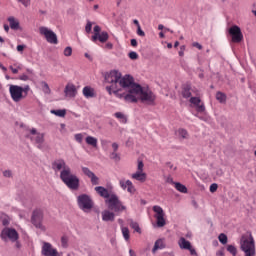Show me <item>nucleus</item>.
Masks as SVG:
<instances>
[{
    "instance_id": "obj_1",
    "label": "nucleus",
    "mask_w": 256,
    "mask_h": 256,
    "mask_svg": "<svg viewBox=\"0 0 256 256\" xmlns=\"http://www.w3.org/2000/svg\"><path fill=\"white\" fill-rule=\"evenodd\" d=\"M104 81L108 84L106 91L109 95H115L118 99H123L128 103H137V95H140L143 103L152 105L155 102V94L149 89H143L136 84L131 75H121L117 70H111L104 75Z\"/></svg>"
},
{
    "instance_id": "obj_2",
    "label": "nucleus",
    "mask_w": 256,
    "mask_h": 256,
    "mask_svg": "<svg viewBox=\"0 0 256 256\" xmlns=\"http://www.w3.org/2000/svg\"><path fill=\"white\" fill-rule=\"evenodd\" d=\"M52 169L55 173H59L60 171V179L68 189L71 191H79V187H81V180L71 170V167L67 165L63 159H57L52 163Z\"/></svg>"
},
{
    "instance_id": "obj_3",
    "label": "nucleus",
    "mask_w": 256,
    "mask_h": 256,
    "mask_svg": "<svg viewBox=\"0 0 256 256\" xmlns=\"http://www.w3.org/2000/svg\"><path fill=\"white\" fill-rule=\"evenodd\" d=\"M94 190L98 195H100V197L106 199L105 203L108 205V209H110V211L121 213V211H125V209H127V207L123 205V202L119 200V196H117L113 191H109L103 186H96Z\"/></svg>"
},
{
    "instance_id": "obj_4",
    "label": "nucleus",
    "mask_w": 256,
    "mask_h": 256,
    "mask_svg": "<svg viewBox=\"0 0 256 256\" xmlns=\"http://www.w3.org/2000/svg\"><path fill=\"white\" fill-rule=\"evenodd\" d=\"M240 249L243 251L244 256L256 255L255 239L253 238V234L249 233V235H243L241 237Z\"/></svg>"
},
{
    "instance_id": "obj_5",
    "label": "nucleus",
    "mask_w": 256,
    "mask_h": 256,
    "mask_svg": "<svg viewBox=\"0 0 256 256\" xmlns=\"http://www.w3.org/2000/svg\"><path fill=\"white\" fill-rule=\"evenodd\" d=\"M77 203L79 209H81V211H84V213H88V211H91L95 205V202H93V198H91V196L88 194L79 195L77 197Z\"/></svg>"
},
{
    "instance_id": "obj_6",
    "label": "nucleus",
    "mask_w": 256,
    "mask_h": 256,
    "mask_svg": "<svg viewBox=\"0 0 256 256\" xmlns=\"http://www.w3.org/2000/svg\"><path fill=\"white\" fill-rule=\"evenodd\" d=\"M39 33L40 35H43V37H45L47 43H50L51 45H57V43H59V40L57 39V34H55L53 30L45 26H41L39 28Z\"/></svg>"
},
{
    "instance_id": "obj_7",
    "label": "nucleus",
    "mask_w": 256,
    "mask_h": 256,
    "mask_svg": "<svg viewBox=\"0 0 256 256\" xmlns=\"http://www.w3.org/2000/svg\"><path fill=\"white\" fill-rule=\"evenodd\" d=\"M30 135L29 138L31 139V141H33L36 145H37V149H40L41 151H43V143H45V134L41 133V132H37V129L32 128L30 130Z\"/></svg>"
},
{
    "instance_id": "obj_8",
    "label": "nucleus",
    "mask_w": 256,
    "mask_h": 256,
    "mask_svg": "<svg viewBox=\"0 0 256 256\" xmlns=\"http://www.w3.org/2000/svg\"><path fill=\"white\" fill-rule=\"evenodd\" d=\"M9 93L14 103H19V101H22V99H25V95L23 93V87L21 86L10 85Z\"/></svg>"
},
{
    "instance_id": "obj_9",
    "label": "nucleus",
    "mask_w": 256,
    "mask_h": 256,
    "mask_svg": "<svg viewBox=\"0 0 256 256\" xmlns=\"http://www.w3.org/2000/svg\"><path fill=\"white\" fill-rule=\"evenodd\" d=\"M94 35L92 36V41L95 43L96 41H100V43H107L109 41V33L107 31L101 32V26H94Z\"/></svg>"
},
{
    "instance_id": "obj_10",
    "label": "nucleus",
    "mask_w": 256,
    "mask_h": 256,
    "mask_svg": "<svg viewBox=\"0 0 256 256\" xmlns=\"http://www.w3.org/2000/svg\"><path fill=\"white\" fill-rule=\"evenodd\" d=\"M0 237L3 241H8V239H10V241L15 242L19 239V234L17 233L16 229L4 228L1 232Z\"/></svg>"
},
{
    "instance_id": "obj_11",
    "label": "nucleus",
    "mask_w": 256,
    "mask_h": 256,
    "mask_svg": "<svg viewBox=\"0 0 256 256\" xmlns=\"http://www.w3.org/2000/svg\"><path fill=\"white\" fill-rule=\"evenodd\" d=\"M153 211L155 213L154 217L156 219V225L157 227H165V211H163V208L161 206H153Z\"/></svg>"
},
{
    "instance_id": "obj_12",
    "label": "nucleus",
    "mask_w": 256,
    "mask_h": 256,
    "mask_svg": "<svg viewBox=\"0 0 256 256\" xmlns=\"http://www.w3.org/2000/svg\"><path fill=\"white\" fill-rule=\"evenodd\" d=\"M31 221L34 224V226L36 227V229L45 231L46 228L43 225V223H41L43 221V212L41 210H35L33 212Z\"/></svg>"
},
{
    "instance_id": "obj_13",
    "label": "nucleus",
    "mask_w": 256,
    "mask_h": 256,
    "mask_svg": "<svg viewBox=\"0 0 256 256\" xmlns=\"http://www.w3.org/2000/svg\"><path fill=\"white\" fill-rule=\"evenodd\" d=\"M229 34L232 37L233 43H241L243 41V33L241 32V28H239V26H232L229 29Z\"/></svg>"
},
{
    "instance_id": "obj_14",
    "label": "nucleus",
    "mask_w": 256,
    "mask_h": 256,
    "mask_svg": "<svg viewBox=\"0 0 256 256\" xmlns=\"http://www.w3.org/2000/svg\"><path fill=\"white\" fill-rule=\"evenodd\" d=\"M41 253L43 256H59L57 249L53 248V245L49 242H42Z\"/></svg>"
},
{
    "instance_id": "obj_15",
    "label": "nucleus",
    "mask_w": 256,
    "mask_h": 256,
    "mask_svg": "<svg viewBox=\"0 0 256 256\" xmlns=\"http://www.w3.org/2000/svg\"><path fill=\"white\" fill-rule=\"evenodd\" d=\"M65 97L73 99L77 97V87L74 84L68 83L64 89Z\"/></svg>"
},
{
    "instance_id": "obj_16",
    "label": "nucleus",
    "mask_w": 256,
    "mask_h": 256,
    "mask_svg": "<svg viewBox=\"0 0 256 256\" xmlns=\"http://www.w3.org/2000/svg\"><path fill=\"white\" fill-rule=\"evenodd\" d=\"M82 172L90 179L92 185H99V177H97L93 171L87 167H82Z\"/></svg>"
},
{
    "instance_id": "obj_17",
    "label": "nucleus",
    "mask_w": 256,
    "mask_h": 256,
    "mask_svg": "<svg viewBox=\"0 0 256 256\" xmlns=\"http://www.w3.org/2000/svg\"><path fill=\"white\" fill-rule=\"evenodd\" d=\"M190 103L196 107L198 113H203L205 111V104H201V98L199 97H191Z\"/></svg>"
},
{
    "instance_id": "obj_18",
    "label": "nucleus",
    "mask_w": 256,
    "mask_h": 256,
    "mask_svg": "<svg viewBox=\"0 0 256 256\" xmlns=\"http://www.w3.org/2000/svg\"><path fill=\"white\" fill-rule=\"evenodd\" d=\"M119 184L122 189H127L128 193H133L135 191V186H133L131 180L122 179L119 181Z\"/></svg>"
},
{
    "instance_id": "obj_19",
    "label": "nucleus",
    "mask_w": 256,
    "mask_h": 256,
    "mask_svg": "<svg viewBox=\"0 0 256 256\" xmlns=\"http://www.w3.org/2000/svg\"><path fill=\"white\" fill-rule=\"evenodd\" d=\"M132 179L140 181V183H145V181H147V174L145 172L136 171L134 174H132Z\"/></svg>"
},
{
    "instance_id": "obj_20",
    "label": "nucleus",
    "mask_w": 256,
    "mask_h": 256,
    "mask_svg": "<svg viewBox=\"0 0 256 256\" xmlns=\"http://www.w3.org/2000/svg\"><path fill=\"white\" fill-rule=\"evenodd\" d=\"M82 93L86 99H93L95 97V89L90 86L84 87Z\"/></svg>"
},
{
    "instance_id": "obj_21",
    "label": "nucleus",
    "mask_w": 256,
    "mask_h": 256,
    "mask_svg": "<svg viewBox=\"0 0 256 256\" xmlns=\"http://www.w3.org/2000/svg\"><path fill=\"white\" fill-rule=\"evenodd\" d=\"M102 220L103 221H115V213L109 210H104L102 212Z\"/></svg>"
},
{
    "instance_id": "obj_22",
    "label": "nucleus",
    "mask_w": 256,
    "mask_h": 256,
    "mask_svg": "<svg viewBox=\"0 0 256 256\" xmlns=\"http://www.w3.org/2000/svg\"><path fill=\"white\" fill-rule=\"evenodd\" d=\"M175 135L178 137V139H189V132L183 128L176 130Z\"/></svg>"
},
{
    "instance_id": "obj_23",
    "label": "nucleus",
    "mask_w": 256,
    "mask_h": 256,
    "mask_svg": "<svg viewBox=\"0 0 256 256\" xmlns=\"http://www.w3.org/2000/svg\"><path fill=\"white\" fill-rule=\"evenodd\" d=\"M178 245H179L180 249H186V250L191 249V242H189L184 237H181L179 239Z\"/></svg>"
},
{
    "instance_id": "obj_24",
    "label": "nucleus",
    "mask_w": 256,
    "mask_h": 256,
    "mask_svg": "<svg viewBox=\"0 0 256 256\" xmlns=\"http://www.w3.org/2000/svg\"><path fill=\"white\" fill-rule=\"evenodd\" d=\"M159 249H165V242H163V239H158L155 241L152 253H157Z\"/></svg>"
},
{
    "instance_id": "obj_25",
    "label": "nucleus",
    "mask_w": 256,
    "mask_h": 256,
    "mask_svg": "<svg viewBox=\"0 0 256 256\" xmlns=\"http://www.w3.org/2000/svg\"><path fill=\"white\" fill-rule=\"evenodd\" d=\"M8 23L10 25V28L14 29V31H17V29H19V20H17L15 17L10 16L8 18Z\"/></svg>"
},
{
    "instance_id": "obj_26",
    "label": "nucleus",
    "mask_w": 256,
    "mask_h": 256,
    "mask_svg": "<svg viewBox=\"0 0 256 256\" xmlns=\"http://www.w3.org/2000/svg\"><path fill=\"white\" fill-rule=\"evenodd\" d=\"M85 141H86L87 145H90V147H93L94 149H97V143H98L97 138H95L93 136H87Z\"/></svg>"
},
{
    "instance_id": "obj_27",
    "label": "nucleus",
    "mask_w": 256,
    "mask_h": 256,
    "mask_svg": "<svg viewBox=\"0 0 256 256\" xmlns=\"http://www.w3.org/2000/svg\"><path fill=\"white\" fill-rule=\"evenodd\" d=\"M50 113L52 115H56V117H64L65 115H67V110L65 109L51 110Z\"/></svg>"
},
{
    "instance_id": "obj_28",
    "label": "nucleus",
    "mask_w": 256,
    "mask_h": 256,
    "mask_svg": "<svg viewBox=\"0 0 256 256\" xmlns=\"http://www.w3.org/2000/svg\"><path fill=\"white\" fill-rule=\"evenodd\" d=\"M174 185H175V189H177L180 193H187V186L179 182L174 183Z\"/></svg>"
},
{
    "instance_id": "obj_29",
    "label": "nucleus",
    "mask_w": 256,
    "mask_h": 256,
    "mask_svg": "<svg viewBox=\"0 0 256 256\" xmlns=\"http://www.w3.org/2000/svg\"><path fill=\"white\" fill-rule=\"evenodd\" d=\"M129 225H130L131 229H134V231H136V233H141V227H139V223H137L133 220H130Z\"/></svg>"
},
{
    "instance_id": "obj_30",
    "label": "nucleus",
    "mask_w": 256,
    "mask_h": 256,
    "mask_svg": "<svg viewBox=\"0 0 256 256\" xmlns=\"http://www.w3.org/2000/svg\"><path fill=\"white\" fill-rule=\"evenodd\" d=\"M42 91L46 95H51V88H49V84L47 82H41Z\"/></svg>"
},
{
    "instance_id": "obj_31",
    "label": "nucleus",
    "mask_w": 256,
    "mask_h": 256,
    "mask_svg": "<svg viewBox=\"0 0 256 256\" xmlns=\"http://www.w3.org/2000/svg\"><path fill=\"white\" fill-rule=\"evenodd\" d=\"M226 249L228 253L232 254V256H237V247H235V245H227Z\"/></svg>"
},
{
    "instance_id": "obj_32",
    "label": "nucleus",
    "mask_w": 256,
    "mask_h": 256,
    "mask_svg": "<svg viewBox=\"0 0 256 256\" xmlns=\"http://www.w3.org/2000/svg\"><path fill=\"white\" fill-rule=\"evenodd\" d=\"M114 116L116 117V119H119L121 123H127V118L125 117V114L121 112H116Z\"/></svg>"
},
{
    "instance_id": "obj_33",
    "label": "nucleus",
    "mask_w": 256,
    "mask_h": 256,
    "mask_svg": "<svg viewBox=\"0 0 256 256\" xmlns=\"http://www.w3.org/2000/svg\"><path fill=\"white\" fill-rule=\"evenodd\" d=\"M216 99L220 103H225V101L227 100V96H225V94H223L222 92H217L216 93Z\"/></svg>"
},
{
    "instance_id": "obj_34",
    "label": "nucleus",
    "mask_w": 256,
    "mask_h": 256,
    "mask_svg": "<svg viewBox=\"0 0 256 256\" xmlns=\"http://www.w3.org/2000/svg\"><path fill=\"white\" fill-rule=\"evenodd\" d=\"M121 231H122V235H123L125 241H129V239H130L129 228H127V227H122V228H121Z\"/></svg>"
},
{
    "instance_id": "obj_35",
    "label": "nucleus",
    "mask_w": 256,
    "mask_h": 256,
    "mask_svg": "<svg viewBox=\"0 0 256 256\" xmlns=\"http://www.w3.org/2000/svg\"><path fill=\"white\" fill-rule=\"evenodd\" d=\"M218 239H219L220 243H222V245H227V241H228L227 235H225L224 233H221L218 236Z\"/></svg>"
},
{
    "instance_id": "obj_36",
    "label": "nucleus",
    "mask_w": 256,
    "mask_h": 256,
    "mask_svg": "<svg viewBox=\"0 0 256 256\" xmlns=\"http://www.w3.org/2000/svg\"><path fill=\"white\" fill-rule=\"evenodd\" d=\"M109 143H111V141L101 140V147H102L103 151H108L109 150Z\"/></svg>"
},
{
    "instance_id": "obj_37",
    "label": "nucleus",
    "mask_w": 256,
    "mask_h": 256,
    "mask_svg": "<svg viewBox=\"0 0 256 256\" xmlns=\"http://www.w3.org/2000/svg\"><path fill=\"white\" fill-rule=\"evenodd\" d=\"M182 96L184 99H189V97H191V90L189 88H184L182 91Z\"/></svg>"
},
{
    "instance_id": "obj_38",
    "label": "nucleus",
    "mask_w": 256,
    "mask_h": 256,
    "mask_svg": "<svg viewBox=\"0 0 256 256\" xmlns=\"http://www.w3.org/2000/svg\"><path fill=\"white\" fill-rule=\"evenodd\" d=\"M71 55H73V48H71L70 46L66 47L64 49V56L65 57H71Z\"/></svg>"
},
{
    "instance_id": "obj_39",
    "label": "nucleus",
    "mask_w": 256,
    "mask_h": 256,
    "mask_svg": "<svg viewBox=\"0 0 256 256\" xmlns=\"http://www.w3.org/2000/svg\"><path fill=\"white\" fill-rule=\"evenodd\" d=\"M128 57L130 59H132V61H135V60L139 59V54H137V52H135V51H132L128 54Z\"/></svg>"
},
{
    "instance_id": "obj_40",
    "label": "nucleus",
    "mask_w": 256,
    "mask_h": 256,
    "mask_svg": "<svg viewBox=\"0 0 256 256\" xmlns=\"http://www.w3.org/2000/svg\"><path fill=\"white\" fill-rule=\"evenodd\" d=\"M91 29H93V22L88 20L85 26L86 33H91Z\"/></svg>"
},
{
    "instance_id": "obj_41",
    "label": "nucleus",
    "mask_w": 256,
    "mask_h": 256,
    "mask_svg": "<svg viewBox=\"0 0 256 256\" xmlns=\"http://www.w3.org/2000/svg\"><path fill=\"white\" fill-rule=\"evenodd\" d=\"M74 139L75 141H77V143H83V134L81 133L75 134Z\"/></svg>"
},
{
    "instance_id": "obj_42",
    "label": "nucleus",
    "mask_w": 256,
    "mask_h": 256,
    "mask_svg": "<svg viewBox=\"0 0 256 256\" xmlns=\"http://www.w3.org/2000/svg\"><path fill=\"white\" fill-rule=\"evenodd\" d=\"M110 159H113L114 161H120V157L119 154H117V152H112L110 153Z\"/></svg>"
},
{
    "instance_id": "obj_43",
    "label": "nucleus",
    "mask_w": 256,
    "mask_h": 256,
    "mask_svg": "<svg viewBox=\"0 0 256 256\" xmlns=\"http://www.w3.org/2000/svg\"><path fill=\"white\" fill-rule=\"evenodd\" d=\"M18 3H21L24 7H29L31 5V0H17Z\"/></svg>"
},
{
    "instance_id": "obj_44",
    "label": "nucleus",
    "mask_w": 256,
    "mask_h": 256,
    "mask_svg": "<svg viewBox=\"0 0 256 256\" xmlns=\"http://www.w3.org/2000/svg\"><path fill=\"white\" fill-rule=\"evenodd\" d=\"M30 89L31 88L29 87V85L22 87V93L25 95V97H27Z\"/></svg>"
},
{
    "instance_id": "obj_45",
    "label": "nucleus",
    "mask_w": 256,
    "mask_h": 256,
    "mask_svg": "<svg viewBox=\"0 0 256 256\" xmlns=\"http://www.w3.org/2000/svg\"><path fill=\"white\" fill-rule=\"evenodd\" d=\"M137 35L139 37H145V31H143V29H141V26H138V28H137Z\"/></svg>"
},
{
    "instance_id": "obj_46",
    "label": "nucleus",
    "mask_w": 256,
    "mask_h": 256,
    "mask_svg": "<svg viewBox=\"0 0 256 256\" xmlns=\"http://www.w3.org/2000/svg\"><path fill=\"white\" fill-rule=\"evenodd\" d=\"M218 185L216 183H213L210 185V193H215V191H217L218 189Z\"/></svg>"
},
{
    "instance_id": "obj_47",
    "label": "nucleus",
    "mask_w": 256,
    "mask_h": 256,
    "mask_svg": "<svg viewBox=\"0 0 256 256\" xmlns=\"http://www.w3.org/2000/svg\"><path fill=\"white\" fill-rule=\"evenodd\" d=\"M3 175H4V177L11 178V177H13V172L11 170H5L3 172Z\"/></svg>"
},
{
    "instance_id": "obj_48",
    "label": "nucleus",
    "mask_w": 256,
    "mask_h": 256,
    "mask_svg": "<svg viewBox=\"0 0 256 256\" xmlns=\"http://www.w3.org/2000/svg\"><path fill=\"white\" fill-rule=\"evenodd\" d=\"M143 167H145V165L143 164V161H139L137 166V171H140L143 173Z\"/></svg>"
},
{
    "instance_id": "obj_49",
    "label": "nucleus",
    "mask_w": 256,
    "mask_h": 256,
    "mask_svg": "<svg viewBox=\"0 0 256 256\" xmlns=\"http://www.w3.org/2000/svg\"><path fill=\"white\" fill-rule=\"evenodd\" d=\"M67 242H68L67 236H63V237L61 238L62 247H67Z\"/></svg>"
},
{
    "instance_id": "obj_50",
    "label": "nucleus",
    "mask_w": 256,
    "mask_h": 256,
    "mask_svg": "<svg viewBox=\"0 0 256 256\" xmlns=\"http://www.w3.org/2000/svg\"><path fill=\"white\" fill-rule=\"evenodd\" d=\"M10 71H12V73L14 75H17V73H19L20 69L19 68H14L13 65L9 66Z\"/></svg>"
},
{
    "instance_id": "obj_51",
    "label": "nucleus",
    "mask_w": 256,
    "mask_h": 256,
    "mask_svg": "<svg viewBox=\"0 0 256 256\" xmlns=\"http://www.w3.org/2000/svg\"><path fill=\"white\" fill-rule=\"evenodd\" d=\"M187 251L190 252V255L197 256V251L195 250V248H193V246H190V248H188Z\"/></svg>"
},
{
    "instance_id": "obj_52",
    "label": "nucleus",
    "mask_w": 256,
    "mask_h": 256,
    "mask_svg": "<svg viewBox=\"0 0 256 256\" xmlns=\"http://www.w3.org/2000/svg\"><path fill=\"white\" fill-rule=\"evenodd\" d=\"M180 57H183L185 55V45H182L180 47V51L178 52Z\"/></svg>"
},
{
    "instance_id": "obj_53",
    "label": "nucleus",
    "mask_w": 256,
    "mask_h": 256,
    "mask_svg": "<svg viewBox=\"0 0 256 256\" xmlns=\"http://www.w3.org/2000/svg\"><path fill=\"white\" fill-rule=\"evenodd\" d=\"M20 81H29V76L27 74H23L19 77Z\"/></svg>"
},
{
    "instance_id": "obj_54",
    "label": "nucleus",
    "mask_w": 256,
    "mask_h": 256,
    "mask_svg": "<svg viewBox=\"0 0 256 256\" xmlns=\"http://www.w3.org/2000/svg\"><path fill=\"white\" fill-rule=\"evenodd\" d=\"M25 47H26L25 45H18L16 49H17L18 53H22V51L25 50Z\"/></svg>"
},
{
    "instance_id": "obj_55",
    "label": "nucleus",
    "mask_w": 256,
    "mask_h": 256,
    "mask_svg": "<svg viewBox=\"0 0 256 256\" xmlns=\"http://www.w3.org/2000/svg\"><path fill=\"white\" fill-rule=\"evenodd\" d=\"M112 149H113V152H117L118 151V149H119V144H117V143H112Z\"/></svg>"
},
{
    "instance_id": "obj_56",
    "label": "nucleus",
    "mask_w": 256,
    "mask_h": 256,
    "mask_svg": "<svg viewBox=\"0 0 256 256\" xmlns=\"http://www.w3.org/2000/svg\"><path fill=\"white\" fill-rule=\"evenodd\" d=\"M192 45H193V47H196L199 50L203 49V46L201 44H199V42H194Z\"/></svg>"
},
{
    "instance_id": "obj_57",
    "label": "nucleus",
    "mask_w": 256,
    "mask_h": 256,
    "mask_svg": "<svg viewBox=\"0 0 256 256\" xmlns=\"http://www.w3.org/2000/svg\"><path fill=\"white\" fill-rule=\"evenodd\" d=\"M216 255H218V256H225V250H224V249L219 250V251L216 253Z\"/></svg>"
},
{
    "instance_id": "obj_58",
    "label": "nucleus",
    "mask_w": 256,
    "mask_h": 256,
    "mask_svg": "<svg viewBox=\"0 0 256 256\" xmlns=\"http://www.w3.org/2000/svg\"><path fill=\"white\" fill-rule=\"evenodd\" d=\"M132 47H137V40L136 39H131L130 41Z\"/></svg>"
},
{
    "instance_id": "obj_59",
    "label": "nucleus",
    "mask_w": 256,
    "mask_h": 256,
    "mask_svg": "<svg viewBox=\"0 0 256 256\" xmlns=\"http://www.w3.org/2000/svg\"><path fill=\"white\" fill-rule=\"evenodd\" d=\"M133 23H134V25H136L137 28H138V27H141V24H139V20L134 19V20H133Z\"/></svg>"
},
{
    "instance_id": "obj_60",
    "label": "nucleus",
    "mask_w": 256,
    "mask_h": 256,
    "mask_svg": "<svg viewBox=\"0 0 256 256\" xmlns=\"http://www.w3.org/2000/svg\"><path fill=\"white\" fill-rule=\"evenodd\" d=\"M106 49H113V44L111 42H108L106 44Z\"/></svg>"
},
{
    "instance_id": "obj_61",
    "label": "nucleus",
    "mask_w": 256,
    "mask_h": 256,
    "mask_svg": "<svg viewBox=\"0 0 256 256\" xmlns=\"http://www.w3.org/2000/svg\"><path fill=\"white\" fill-rule=\"evenodd\" d=\"M166 181L167 183H171L172 185H175V182H173V178L171 177H168Z\"/></svg>"
},
{
    "instance_id": "obj_62",
    "label": "nucleus",
    "mask_w": 256,
    "mask_h": 256,
    "mask_svg": "<svg viewBox=\"0 0 256 256\" xmlns=\"http://www.w3.org/2000/svg\"><path fill=\"white\" fill-rule=\"evenodd\" d=\"M2 225H4V226L9 225V220L3 219V220H2Z\"/></svg>"
},
{
    "instance_id": "obj_63",
    "label": "nucleus",
    "mask_w": 256,
    "mask_h": 256,
    "mask_svg": "<svg viewBox=\"0 0 256 256\" xmlns=\"http://www.w3.org/2000/svg\"><path fill=\"white\" fill-rule=\"evenodd\" d=\"M129 255L130 256H137V254H135V251H133L132 249L129 250Z\"/></svg>"
},
{
    "instance_id": "obj_64",
    "label": "nucleus",
    "mask_w": 256,
    "mask_h": 256,
    "mask_svg": "<svg viewBox=\"0 0 256 256\" xmlns=\"http://www.w3.org/2000/svg\"><path fill=\"white\" fill-rule=\"evenodd\" d=\"M12 67L21 70V64H17V63H16V64H14Z\"/></svg>"
}]
</instances>
